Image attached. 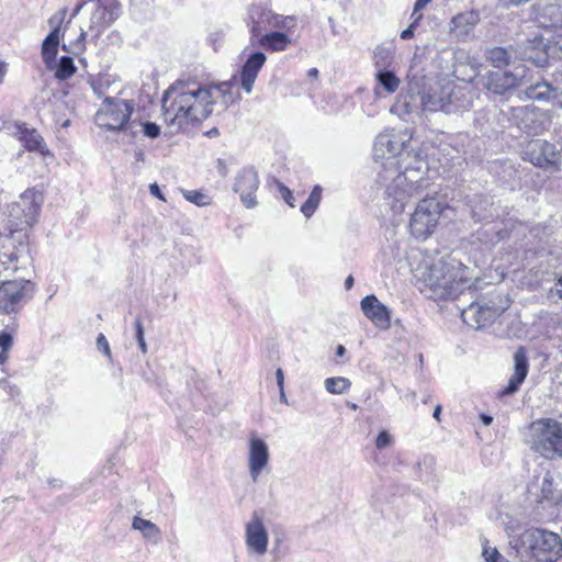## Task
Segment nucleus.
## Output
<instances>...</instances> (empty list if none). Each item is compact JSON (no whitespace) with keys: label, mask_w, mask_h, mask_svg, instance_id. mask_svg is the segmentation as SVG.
I'll use <instances>...</instances> for the list:
<instances>
[{"label":"nucleus","mask_w":562,"mask_h":562,"mask_svg":"<svg viewBox=\"0 0 562 562\" xmlns=\"http://www.w3.org/2000/svg\"><path fill=\"white\" fill-rule=\"evenodd\" d=\"M412 140L413 133L406 128L381 133L373 145V158L382 164L376 184L395 214L403 213L412 199L420 196L430 187L426 154L416 150Z\"/></svg>","instance_id":"f257e3e1"},{"label":"nucleus","mask_w":562,"mask_h":562,"mask_svg":"<svg viewBox=\"0 0 562 562\" xmlns=\"http://www.w3.org/2000/svg\"><path fill=\"white\" fill-rule=\"evenodd\" d=\"M231 87L227 81L216 86L182 79L173 82L162 97V114L171 133H179L207 119L220 98L228 103L226 93Z\"/></svg>","instance_id":"f03ea898"},{"label":"nucleus","mask_w":562,"mask_h":562,"mask_svg":"<svg viewBox=\"0 0 562 562\" xmlns=\"http://www.w3.org/2000/svg\"><path fill=\"white\" fill-rule=\"evenodd\" d=\"M412 272L438 299H454L471 286L469 268L450 255L436 260L423 258L416 267H412Z\"/></svg>","instance_id":"7ed1b4c3"},{"label":"nucleus","mask_w":562,"mask_h":562,"mask_svg":"<svg viewBox=\"0 0 562 562\" xmlns=\"http://www.w3.org/2000/svg\"><path fill=\"white\" fill-rule=\"evenodd\" d=\"M510 546L521 562H555L562 555V540L555 532L544 529L525 530Z\"/></svg>","instance_id":"20e7f679"},{"label":"nucleus","mask_w":562,"mask_h":562,"mask_svg":"<svg viewBox=\"0 0 562 562\" xmlns=\"http://www.w3.org/2000/svg\"><path fill=\"white\" fill-rule=\"evenodd\" d=\"M23 217L24 212L21 210L20 203L18 201L12 203L9 207V233H0V243L5 249L2 256L13 265L12 270H18L19 265H25L30 259L26 229L33 224H24Z\"/></svg>","instance_id":"39448f33"},{"label":"nucleus","mask_w":562,"mask_h":562,"mask_svg":"<svg viewBox=\"0 0 562 562\" xmlns=\"http://www.w3.org/2000/svg\"><path fill=\"white\" fill-rule=\"evenodd\" d=\"M469 105L467 87L457 86L453 82L431 87L420 94V106L424 112L451 113L464 110Z\"/></svg>","instance_id":"423d86ee"},{"label":"nucleus","mask_w":562,"mask_h":562,"mask_svg":"<svg viewBox=\"0 0 562 562\" xmlns=\"http://www.w3.org/2000/svg\"><path fill=\"white\" fill-rule=\"evenodd\" d=\"M526 442L543 458H562V425L551 418L532 422L528 428Z\"/></svg>","instance_id":"0eeeda50"},{"label":"nucleus","mask_w":562,"mask_h":562,"mask_svg":"<svg viewBox=\"0 0 562 562\" xmlns=\"http://www.w3.org/2000/svg\"><path fill=\"white\" fill-rule=\"evenodd\" d=\"M134 110L132 101L119 98H104L101 106L94 115L95 124L108 131H121L131 128L135 122L128 126L127 123Z\"/></svg>","instance_id":"6e6552de"},{"label":"nucleus","mask_w":562,"mask_h":562,"mask_svg":"<svg viewBox=\"0 0 562 562\" xmlns=\"http://www.w3.org/2000/svg\"><path fill=\"white\" fill-rule=\"evenodd\" d=\"M442 212L441 203L435 198H426L418 202L411 214L408 227L418 240H426L437 228Z\"/></svg>","instance_id":"1a4fd4ad"},{"label":"nucleus","mask_w":562,"mask_h":562,"mask_svg":"<svg viewBox=\"0 0 562 562\" xmlns=\"http://www.w3.org/2000/svg\"><path fill=\"white\" fill-rule=\"evenodd\" d=\"M34 284L24 279L9 280L0 283V314L16 315L31 300Z\"/></svg>","instance_id":"9d476101"},{"label":"nucleus","mask_w":562,"mask_h":562,"mask_svg":"<svg viewBox=\"0 0 562 562\" xmlns=\"http://www.w3.org/2000/svg\"><path fill=\"white\" fill-rule=\"evenodd\" d=\"M498 304L494 301L472 303L462 312L463 321L476 329L484 328L492 324L498 316H501L508 307V299L497 296Z\"/></svg>","instance_id":"9b49d317"},{"label":"nucleus","mask_w":562,"mask_h":562,"mask_svg":"<svg viewBox=\"0 0 562 562\" xmlns=\"http://www.w3.org/2000/svg\"><path fill=\"white\" fill-rule=\"evenodd\" d=\"M528 69L524 64H513L510 70L491 71L486 79L488 90L497 94H503L507 90L528 83Z\"/></svg>","instance_id":"f8f14e48"},{"label":"nucleus","mask_w":562,"mask_h":562,"mask_svg":"<svg viewBox=\"0 0 562 562\" xmlns=\"http://www.w3.org/2000/svg\"><path fill=\"white\" fill-rule=\"evenodd\" d=\"M270 463L268 443L257 434L251 432L247 441V468L254 483L266 472Z\"/></svg>","instance_id":"ddd939ff"},{"label":"nucleus","mask_w":562,"mask_h":562,"mask_svg":"<svg viewBox=\"0 0 562 562\" xmlns=\"http://www.w3.org/2000/svg\"><path fill=\"white\" fill-rule=\"evenodd\" d=\"M10 134L22 143L27 151L37 153L44 159L53 158L54 155L49 150L45 139L36 128L30 127L25 123H14L8 126Z\"/></svg>","instance_id":"4468645a"},{"label":"nucleus","mask_w":562,"mask_h":562,"mask_svg":"<svg viewBox=\"0 0 562 562\" xmlns=\"http://www.w3.org/2000/svg\"><path fill=\"white\" fill-rule=\"evenodd\" d=\"M259 184L258 172L252 167H245L237 173L233 190L239 195L245 207L254 209L258 204L256 192L259 189Z\"/></svg>","instance_id":"2eb2a0df"},{"label":"nucleus","mask_w":562,"mask_h":562,"mask_svg":"<svg viewBox=\"0 0 562 562\" xmlns=\"http://www.w3.org/2000/svg\"><path fill=\"white\" fill-rule=\"evenodd\" d=\"M512 117L516 125L530 135H538L546 130L547 115L535 106L513 108Z\"/></svg>","instance_id":"dca6fc26"},{"label":"nucleus","mask_w":562,"mask_h":562,"mask_svg":"<svg viewBox=\"0 0 562 562\" xmlns=\"http://www.w3.org/2000/svg\"><path fill=\"white\" fill-rule=\"evenodd\" d=\"M268 531L262 519L255 514L245 527V543L250 553L259 557L267 553Z\"/></svg>","instance_id":"f3484780"},{"label":"nucleus","mask_w":562,"mask_h":562,"mask_svg":"<svg viewBox=\"0 0 562 562\" xmlns=\"http://www.w3.org/2000/svg\"><path fill=\"white\" fill-rule=\"evenodd\" d=\"M526 155L532 165L540 168L554 166L560 160L559 150L544 139L531 140L526 148Z\"/></svg>","instance_id":"a211bd4d"},{"label":"nucleus","mask_w":562,"mask_h":562,"mask_svg":"<svg viewBox=\"0 0 562 562\" xmlns=\"http://www.w3.org/2000/svg\"><path fill=\"white\" fill-rule=\"evenodd\" d=\"M360 307L364 316L370 319L375 327L387 330L391 327V311L381 303L379 299L371 294L364 296L360 302Z\"/></svg>","instance_id":"6ab92c4d"},{"label":"nucleus","mask_w":562,"mask_h":562,"mask_svg":"<svg viewBox=\"0 0 562 562\" xmlns=\"http://www.w3.org/2000/svg\"><path fill=\"white\" fill-rule=\"evenodd\" d=\"M266 60L267 57L262 52L251 53L247 57L240 71V87L246 93H250L252 91L254 83Z\"/></svg>","instance_id":"aec40b11"},{"label":"nucleus","mask_w":562,"mask_h":562,"mask_svg":"<svg viewBox=\"0 0 562 562\" xmlns=\"http://www.w3.org/2000/svg\"><path fill=\"white\" fill-rule=\"evenodd\" d=\"M514 374L508 381V384L502 390V395H509L519 389L528 373V358L522 347L518 348L514 355Z\"/></svg>","instance_id":"412c9836"},{"label":"nucleus","mask_w":562,"mask_h":562,"mask_svg":"<svg viewBox=\"0 0 562 562\" xmlns=\"http://www.w3.org/2000/svg\"><path fill=\"white\" fill-rule=\"evenodd\" d=\"M514 374L508 381V384L502 390V395H509L519 389L528 373V358L522 347L518 348L514 355Z\"/></svg>","instance_id":"4be33fe9"},{"label":"nucleus","mask_w":562,"mask_h":562,"mask_svg":"<svg viewBox=\"0 0 562 562\" xmlns=\"http://www.w3.org/2000/svg\"><path fill=\"white\" fill-rule=\"evenodd\" d=\"M18 202L20 203L21 210L24 212L22 222L24 224H34L43 202L41 193L34 189H27L20 195Z\"/></svg>","instance_id":"5701e85b"},{"label":"nucleus","mask_w":562,"mask_h":562,"mask_svg":"<svg viewBox=\"0 0 562 562\" xmlns=\"http://www.w3.org/2000/svg\"><path fill=\"white\" fill-rule=\"evenodd\" d=\"M115 19L116 15L112 5L104 4L98 0L91 13L90 30L95 31V35H99L100 32L109 26Z\"/></svg>","instance_id":"b1692460"},{"label":"nucleus","mask_w":562,"mask_h":562,"mask_svg":"<svg viewBox=\"0 0 562 562\" xmlns=\"http://www.w3.org/2000/svg\"><path fill=\"white\" fill-rule=\"evenodd\" d=\"M479 20V14L474 11L462 12L452 19L451 32L462 41L472 32Z\"/></svg>","instance_id":"393cba45"},{"label":"nucleus","mask_w":562,"mask_h":562,"mask_svg":"<svg viewBox=\"0 0 562 562\" xmlns=\"http://www.w3.org/2000/svg\"><path fill=\"white\" fill-rule=\"evenodd\" d=\"M64 37V32L52 30L45 37L42 44V57L46 68L53 70L56 66V56L60 40Z\"/></svg>","instance_id":"a878e982"},{"label":"nucleus","mask_w":562,"mask_h":562,"mask_svg":"<svg viewBox=\"0 0 562 562\" xmlns=\"http://www.w3.org/2000/svg\"><path fill=\"white\" fill-rule=\"evenodd\" d=\"M420 106V95L402 94L397 98L391 112L398 115L402 120H408V116L418 114Z\"/></svg>","instance_id":"bb28decb"},{"label":"nucleus","mask_w":562,"mask_h":562,"mask_svg":"<svg viewBox=\"0 0 562 562\" xmlns=\"http://www.w3.org/2000/svg\"><path fill=\"white\" fill-rule=\"evenodd\" d=\"M259 45L270 52H284L291 45V40L284 32H269L260 36Z\"/></svg>","instance_id":"cd10ccee"},{"label":"nucleus","mask_w":562,"mask_h":562,"mask_svg":"<svg viewBox=\"0 0 562 562\" xmlns=\"http://www.w3.org/2000/svg\"><path fill=\"white\" fill-rule=\"evenodd\" d=\"M376 87L374 88V94L381 97V90L387 94L394 93L401 83L398 77L391 70H378L375 72Z\"/></svg>","instance_id":"c85d7f7f"},{"label":"nucleus","mask_w":562,"mask_h":562,"mask_svg":"<svg viewBox=\"0 0 562 562\" xmlns=\"http://www.w3.org/2000/svg\"><path fill=\"white\" fill-rule=\"evenodd\" d=\"M267 24L270 29L278 30L277 32L291 33L297 25V19L294 15H282L271 12L267 15Z\"/></svg>","instance_id":"c756f323"},{"label":"nucleus","mask_w":562,"mask_h":562,"mask_svg":"<svg viewBox=\"0 0 562 562\" xmlns=\"http://www.w3.org/2000/svg\"><path fill=\"white\" fill-rule=\"evenodd\" d=\"M132 527L133 529L140 531L144 539H146L147 541H150L156 544L161 540L160 529L150 520L136 516L133 519Z\"/></svg>","instance_id":"7c9ffc66"},{"label":"nucleus","mask_w":562,"mask_h":562,"mask_svg":"<svg viewBox=\"0 0 562 562\" xmlns=\"http://www.w3.org/2000/svg\"><path fill=\"white\" fill-rule=\"evenodd\" d=\"M324 386L330 394H345L350 390L351 382L349 379L344 376H334L327 378L324 381Z\"/></svg>","instance_id":"2f4dec72"},{"label":"nucleus","mask_w":562,"mask_h":562,"mask_svg":"<svg viewBox=\"0 0 562 562\" xmlns=\"http://www.w3.org/2000/svg\"><path fill=\"white\" fill-rule=\"evenodd\" d=\"M393 57L394 54L391 49L383 46H378L373 53V64L376 68V71L389 70L387 68L391 66Z\"/></svg>","instance_id":"473e14b6"},{"label":"nucleus","mask_w":562,"mask_h":562,"mask_svg":"<svg viewBox=\"0 0 562 562\" xmlns=\"http://www.w3.org/2000/svg\"><path fill=\"white\" fill-rule=\"evenodd\" d=\"M55 70V77L59 80H66L76 72V66L74 59L69 56H63L53 69Z\"/></svg>","instance_id":"72a5a7b5"},{"label":"nucleus","mask_w":562,"mask_h":562,"mask_svg":"<svg viewBox=\"0 0 562 562\" xmlns=\"http://www.w3.org/2000/svg\"><path fill=\"white\" fill-rule=\"evenodd\" d=\"M560 497H561V495L555 494L552 477L549 474H547L542 479L539 502L548 501V502H553L558 505V499Z\"/></svg>","instance_id":"f704fd0d"},{"label":"nucleus","mask_w":562,"mask_h":562,"mask_svg":"<svg viewBox=\"0 0 562 562\" xmlns=\"http://www.w3.org/2000/svg\"><path fill=\"white\" fill-rule=\"evenodd\" d=\"M321 196H322V189L321 187L316 186L310 196L307 198V200L305 201V203L301 206V212L305 215V217H311L314 212L316 211V209L318 207L319 205V202H321Z\"/></svg>","instance_id":"c9c22d12"},{"label":"nucleus","mask_w":562,"mask_h":562,"mask_svg":"<svg viewBox=\"0 0 562 562\" xmlns=\"http://www.w3.org/2000/svg\"><path fill=\"white\" fill-rule=\"evenodd\" d=\"M488 60L495 68L502 69L503 67L510 66L509 54L507 49L502 47H494L488 52Z\"/></svg>","instance_id":"e433bc0d"},{"label":"nucleus","mask_w":562,"mask_h":562,"mask_svg":"<svg viewBox=\"0 0 562 562\" xmlns=\"http://www.w3.org/2000/svg\"><path fill=\"white\" fill-rule=\"evenodd\" d=\"M551 87L547 82L531 85L526 90V97L533 100H547L551 94Z\"/></svg>","instance_id":"4c0bfd02"},{"label":"nucleus","mask_w":562,"mask_h":562,"mask_svg":"<svg viewBox=\"0 0 562 562\" xmlns=\"http://www.w3.org/2000/svg\"><path fill=\"white\" fill-rule=\"evenodd\" d=\"M183 196L187 201H189L198 206H206V205L211 204V198L201 191H196V190L184 191Z\"/></svg>","instance_id":"58836bf2"},{"label":"nucleus","mask_w":562,"mask_h":562,"mask_svg":"<svg viewBox=\"0 0 562 562\" xmlns=\"http://www.w3.org/2000/svg\"><path fill=\"white\" fill-rule=\"evenodd\" d=\"M110 85V80L104 76H98L90 80V86L98 98H102L104 95V90Z\"/></svg>","instance_id":"ea45409f"},{"label":"nucleus","mask_w":562,"mask_h":562,"mask_svg":"<svg viewBox=\"0 0 562 562\" xmlns=\"http://www.w3.org/2000/svg\"><path fill=\"white\" fill-rule=\"evenodd\" d=\"M482 557L484 558L485 562H509L498 552L496 548L488 546H484Z\"/></svg>","instance_id":"a19ab883"},{"label":"nucleus","mask_w":562,"mask_h":562,"mask_svg":"<svg viewBox=\"0 0 562 562\" xmlns=\"http://www.w3.org/2000/svg\"><path fill=\"white\" fill-rule=\"evenodd\" d=\"M139 125L144 135L148 138L155 139L160 135V126L154 122H143Z\"/></svg>","instance_id":"79ce46f5"},{"label":"nucleus","mask_w":562,"mask_h":562,"mask_svg":"<svg viewBox=\"0 0 562 562\" xmlns=\"http://www.w3.org/2000/svg\"><path fill=\"white\" fill-rule=\"evenodd\" d=\"M390 254L385 250L384 256L385 260L391 265L395 261H400L402 259V252L400 249V245L397 243H393L389 246Z\"/></svg>","instance_id":"37998d69"},{"label":"nucleus","mask_w":562,"mask_h":562,"mask_svg":"<svg viewBox=\"0 0 562 562\" xmlns=\"http://www.w3.org/2000/svg\"><path fill=\"white\" fill-rule=\"evenodd\" d=\"M136 340L143 353L147 352V345L144 337V328L140 319L135 321Z\"/></svg>","instance_id":"c03bdc74"},{"label":"nucleus","mask_w":562,"mask_h":562,"mask_svg":"<svg viewBox=\"0 0 562 562\" xmlns=\"http://www.w3.org/2000/svg\"><path fill=\"white\" fill-rule=\"evenodd\" d=\"M392 443L393 438L386 430H382L375 439V446L378 449H384L392 446Z\"/></svg>","instance_id":"a18cd8bd"},{"label":"nucleus","mask_w":562,"mask_h":562,"mask_svg":"<svg viewBox=\"0 0 562 562\" xmlns=\"http://www.w3.org/2000/svg\"><path fill=\"white\" fill-rule=\"evenodd\" d=\"M525 57L538 67H544L548 64V54L546 52H539L536 56L526 53Z\"/></svg>","instance_id":"49530a36"},{"label":"nucleus","mask_w":562,"mask_h":562,"mask_svg":"<svg viewBox=\"0 0 562 562\" xmlns=\"http://www.w3.org/2000/svg\"><path fill=\"white\" fill-rule=\"evenodd\" d=\"M65 16H66V10H61L57 13H55L49 20H48V24L52 26V30H57L59 32H63L61 31V24L65 20Z\"/></svg>","instance_id":"de8ad7c7"},{"label":"nucleus","mask_w":562,"mask_h":562,"mask_svg":"<svg viewBox=\"0 0 562 562\" xmlns=\"http://www.w3.org/2000/svg\"><path fill=\"white\" fill-rule=\"evenodd\" d=\"M97 347L105 357H108L111 360L110 345L103 334H99L97 338Z\"/></svg>","instance_id":"09e8293b"},{"label":"nucleus","mask_w":562,"mask_h":562,"mask_svg":"<svg viewBox=\"0 0 562 562\" xmlns=\"http://www.w3.org/2000/svg\"><path fill=\"white\" fill-rule=\"evenodd\" d=\"M279 192L282 199L291 206L294 207V196L293 193L282 183H278Z\"/></svg>","instance_id":"8fccbe9b"},{"label":"nucleus","mask_w":562,"mask_h":562,"mask_svg":"<svg viewBox=\"0 0 562 562\" xmlns=\"http://www.w3.org/2000/svg\"><path fill=\"white\" fill-rule=\"evenodd\" d=\"M13 337L11 333L3 331L0 334V348L1 350H10L12 347Z\"/></svg>","instance_id":"3c124183"},{"label":"nucleus","mask_w":562,"mask_h":562,"mask_svg":"<svg viewBox=\"0 0 562 562\" xmlns=\"http://www.w3.org/2000/svg\"><path fill=\"white\" fill-rule=\"evenodd\" d=\"M414 25H409L407 29L401 32V38L402 40H409L414 36Z\"/></svg>","instance_id":"603ef678"},{"label":"nucleus","mask_w":562,"mask_h":562,"mask_svg":"<svg viewBox=\"0 0 562 562\" xmlns=\"http://www.w3.org/2000/svg\"><path fill=\"white\" fill-rule=\"evenodd\" d=\"M149 192L150 194H153L154 196L160 199V200H165L164 195L161 194L160 192V189L158 187L157 183H153L149 186Z\"/></svg>","instance_id":"864d4df0"},{"label":"nucleus","mask_w":562,"mask_h":562,"mask_svg":"<svg viewBox=\"0 0 562 562\" xmlns=\"http://www.w3.org/2000/svg\"><path fill=\"white\" fill-rule=\"evenodd\" d=\"M276 379L279 386V391H282V386H284V375L282 369H277Z\"/></svg>","instance_id":"5fc2aeb1"},{"label":"nucleus","mask_w":562,"mask_h":562,"mask_svg":"<svg viewBox=\"0 0 562 562\" xmlns=\"http://www.w3.org/2000/svg\"><path fill=\"white\" fill-rule=\"evenodd\" d=\"M472 217L475 220V221H484L487 218L486 215L482 214L479 210H476V207H473L472 209Z\"/></svg>","instance_id":"6e6d98bb"},{"label":"nucleus","mask_w":562,"mask_h":562,"mask_svg":"<svg viewBox=\"0 0 562 562\" xmlns=\"http://www.w3.org/2000/svg\"><path fill=\"white\" fill-rule=\"evenodd\" d=\"M86 35H87V32H86V31H83V30H81V33H80V35H79V38H78V41H77V43H76L77 47H78L80 50L85 48V44H83V42H85Z\"/></svg>","instance_id":"4d7b16f0"},{"label":"nucleus","mask_w":562,"mask_h":562,"mask_svg":"<svg viewBox=\"0 0 562 562\" xmlns=\"http://www.w3.org/2000/svg\"><path fill=\"white\" fill-rule=\"evenodd\" d=\"M0 386L3 389H9V392L13 395L14 392L18 393L14 386H10L9 381L5 379L0 380Z\"/></svg>","instance_id":"13d9d810"},{"label":"nucleus","mask_w":562,"mask_h":562,"mask_svg":"<svg viewBox=\"0 0 562 562\" xmlns=\"http://www.w3.org/2000/svg\"><path fill=\"white\" fill-rule=\"evenodd\" d=\"M0 386L3 389H9V392L13 395L14 392L18 393L14 386H10L9 381L5 379L0 380Z\"/></svg>","instance_id":"bf43d9fd"},{"label":"nucleus","mask_w":562,"mask_h":562,"mask_svg":"<svg viewBox=\"0 0 562 562\" xmlns=\"http://www.w3.org/2000/svg\"><path fill=\"white\" fill-rule=\"evenodd\" d=\"M554 293L562 299V277L555 282Z\"/></svg>","instance_id":"052dcab7"},{"label":"nucleus","mask_w":562,"mask_h":562,"mask_svg":"<svg viewBox=\"0 0 562 562\" xmlns=\"http://www.w3.org/2000/svg\"><path fill=\"white\" fill-rule=\"evenodd\" d=\"M423 18V14L422 13H418V11H413L412 15H411V19H413V22L411 23L412 25L416 26L417 23L420 21V19Z\"/></svg>","instance_id":"680f3d73"},{"label":"nucleus","mask_w":562,"mask_h":562,"mask_svg":"<svg viewBox=\"0 0 562 562\" xmlns=\"http://www.w3.org/2000/svg\"><path fill=\"white\" fill-rule=\"evenodd\" d=\"M431 0H416L415 2V11H419L425 5H427Z\"/></svg>","instance_id":"e2e57ef3"},{"label":"nucleus","mask_w":562,"mask_h":562,"mask_svg":"<svg viewBox=\"0 0 562 562\" xmlns=\"http://www.w3.org/2000/svg\"><path fill=\"white\" fill-rule=\"evenodd\" d=\"M218 170L222 176H226L227 169L223 159H217Z\"/></svg>","instance_id":"0e129e2a"},{"label":"nucleus","mask_w":562,"mask_h":562,"mask_svg":"<svg viewBox=\"0 0 562 562\" xmlns=\"http://www.w3.org/2000/svg\"><path fill=\"white\" fill-rule=\"evenodd\" d=\"M481 420L482 423L485 425V426H490L493 422V417L492 416H488V415H485V414H482L481 415Z\"/></svg>","instance_id":"69168bd1"},{"label":"nucleus","mask_w":562,"mask_h":562,"mask_svg":"<svg viewBox=\"0 0 562 562\" xmlns=\"http://www.w3.org/2000/svg\"><path fill=\"white\" fill-rule=\"evenodd\" d=\"M8 351L9 350H1V352H0V364H4L8 361Z\"/></svg>","instance_id":"338daca9"},{"label":"nucleus","mask_w":562,"mask_h":562,"mask_svg":"<svg viewBox=\"0 0 562 562\" xmlns=\"http://www.w3.org/2000/svg\"><path fill=\"white\" fill-rule=\"evenodd\" d=\"M353 285V278L351 276L347 277L345 280V288L346 290H350Z\"/></svg>","instance_id":"774afa93"}]
</instances>
